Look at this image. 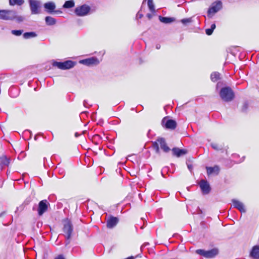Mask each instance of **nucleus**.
I'll return each instance as SVG.
<instances>
[{"label":"nucleus","mask_w":259,"mask_h":259,"mask_svg":"<svg viewBox=\"0 0 259 259\" xmlns=\"http://www.w3.org/2000/svg\"><path fill=\"white\" fill-rule=\"evenodd\" d=\"M152 146L156 153H159V146L164 152H168L170 150V148L167 146L165 139L163 138L157 139L156 141L153 143Z\"/></svg>","instance_id":"2"},{"label":"nucleus","mask_w":259,"mask_h":259,"mask_svg":"<svg viewBox=\"0 0 259 259\" xmlns=\"http://www.w3.org/2000/svg\"><path fill=\"white\" fill-rule=\"evenodd\" d=\"M192 167L193 166L191 164H188V168L190 170H191Z\"/></svg>","instance_id":"41"},{"label":"nucleus","mask_w":259,"mask_h":259,"mask_svg":"<svg viewBox=\"0 0 259 259\" xmlns=\"http://www.w3.org/2000/svg\"><path fill=\"white\" fill-rule=\"evenodd\" d=\"M207 173L208 175H210L213 172L216 173V174H218L220 168L217 165L214 166V167H206Z\"/></svg>","instance_id":"20"},{"label":"nucleus","mask_w":259,"mask_h":259,"mask_svg":"<svg viewBox=\"0 0 259 259\" xmlns=\"http://www.w3.org/2000/svg\"><path fill=\"white\" fill-rule=\"evenodd\" d=\"M63 232L66 234L67 238H71L73 232V226L70 221L66 220L64 221L63 228Z\"/></svg>","instance_id":"10"},{"label":"nucleus","mask_w":259,"mask_h":259,"mask_svg":"<svg viewBox=\"0 0 259 259\" xmlns=\"http://www.w3.org/2000/svg\"><path fill=\"white\" fill-rule=\"evenodd\" d=\"M216 27V26H215V24H211V26H210V28L213 31L214 30V29Z\"/></svg>","instance_id":"38"},{"label":"nucleus","mask_w":259,"mask_h":259,"mask_svg":"<svg viewBox=\"0 0 259 259\" xmlns=\"http://www.w3.org/2000/svg\"><path fill=\"white\" fill-rule=\"evenodd\" d=\"M148 244V243H145V244H143V245L141 246V248L143 247V246H146V245Z\"/></svg>","instance_id":"43"},{"label":"nucleus","mask_w":259,"mask_h":259,"mask_svg":"<svg viewBox=\"0 0 259 259\" xmlns=\"http://www.w3.org/2000/svg\"><path fill=\"white\" fill-rule=\"evenodd\" d=\"M14 20H16L18 22H21L24 20V18L21 16H17V13L15 11V16Z\"/></svg>","instance_id":"30"},{"label":"nucleus","mask_w":259,"mask_h":259,"mask_svg":"<svg viewBox=\"0 0 259 259\" xmlns=\"http://www.w3.org/2000/svg\"><path fill=\"white\" fill-rule=\"evenodd\" d=\"M118 222V219L116 217H110L107 221V227L108 228L114 227Z\"/></svg>","instance_id":"16"},{"label":"nucleus","mask_w":259,"mask_h":259,"mask_svg":"<svg viewBox=\"0 0 259 259\" xmlns=\"http://www.w3.org/2000/svg\"><path fill=\"white\" fill-rule=\"evenodd\" d=\"M88 103L87 102V101L86 100H84L83 101V106L86 107V108H88Z\"/></svg>","instance_id":"37"},{"label":"nucleus","mask_w":259,"mask_h":259,"mask_svg":"<svg viewBox=\"0 0 259 259\" xmlns=\"http://www.w3.org/2000/svg\"><path fill=\"white\" fill-rule=\"evenodd\" d=\"M50 203L47 200H41L38 205L37 212L39 216L42 215L48 209Z\"/></svg>","instance_id":"12"},{"label":"nucleus","mask_w":259,"mask_h":259,"mask_svg":"<svg viewBox=\"0 0 259 259\" xmlns=\"http://www.w3.org/2000/svg\"><path fill=\"white\" fill-rule=\"evenodd\" d=\"M232 202L234 208H237L242 213L246 212L245 206L242 202L235 199H232Z\"/></svg>","instance_id":"15"},{"label":"nucleus","mask_w":259,"mask_h":259,"mask_svg":"<svg viewBox=\"0 0 259 259\" xmlns=\"http://www.w3.org/2000/svg\"><path fill=\"white\" fill-rule=\"evenodd\" d=\"M10 161V158H8L5 155H2L0 157V165L2 167L8 166Z\"/></svg>","instance_id":"19"},{"label":"nucleus","mask_w":259,"mask_h":259,"mask_svg":"<svg viewBox=\"0 0 259 259\" xmlns=\"http://www.w3.org/2000/svg\"><path fill=\"white\" fill-rule=\"evenodd\" d=\"M6 211H3L2 212H1L0 213V218H2L3 217V216H4L5 215H6Z\"/></svg>","instance_id":"39"},{"label":"nucleus","mask_w":259,"mask_h":259,"mask_svg":"<svg viewBox=\"0 0 259 259\" xmlns=\"http://www.w3.org/2000/svg\"><path fill=\"white\" fill-rule=\"evenodd\" d=\"M23 32V30H12L11 31V33L16 36H20L22 34Z\"/></svg>","instance_id":"29"},{"label":"nucleus","mask_w":259,"mask_h":259,"mask_svg":"<svg viewBox=\"0 0 259 259\" xmlns=\"http://www.w3.org/2000/svg\"><path fill=\"white\" fill-rule=\"evenodd\" d=\"M65 237H66V241L65 242V246H67L70 243L71 238H68L67 236H65Z\"/></svg>","instance_id":"34"},{"label":"nucleus","mask_w":259,"mask_h":259,"mask_svg":"<svg viewBox=\"0 0 259 259\" xmlns=\"http://www.w3.org/2000/svg\"><path fill=\"white\" fill-rule=\"evenodd\" d=\"M221 99L225 102H230L234 98V93L230 87L222 88L220 92Z\"/></svg>","instance_id":"1"},{"label":"nucleus","mask_w":259,"mask_h":259,"mask_svg":"<svg viewBox=\"0 0 259 259\" xmlns=\"http://www.w3.org/2000/svg\"><path fill=\"white\" fill-rule=\"evenodd\" d=\"M160 45H159V44L156 45V48L157 49H160Z\"/></svg>","instance_id":"42"},{"label":"nucleus","mask_w":259,"mask_h":259,"mask_svg":"<svg viewBox=\"0 0 259 259\" xmlns=\"http://www.w3.org/2000/svg\"><path fill=\"white\" fill-rule=\"evenodd\" d=\"M28 2L31 14L35 15L39 14L40 13V2L37 0H29Z\"/></svg>","instance_id":"8"},{"label":"nucleus","mask_w":259,"mask_h":259,"mask_svg":"<svg viewBox=\"0 0 259 259\" xmlns=\"http://www.w3.org/2000/svg\"><path fill=\"white\" fill-rule=\"evenodd\" d=\"M213 31L210 28L205 29L206 34L208 35H210L212 33Z\"/></svg>","instance_id":"33"},{"label":"nucleus","mask_w":259,"mask_h":259,"mask_svg":"<svg viewBox=\"0 0 259 259\" xmlns=\"http://www.w3.org/2000/svg\"><path fill=\"white\" fill-rule=\"evenodd\" d=\"M147 17L149 19H151L152 17V15L151 14L148 13L147 14Z\"/></svg>","instance_id":"40"},{"label":"nucleus","mask_w":259,"mask_h":259,"mask_svg":"<svg viewBox=\"0 0 259 259\" xmlns=\"http://www.w3.org/2000/svg\"><path fill=\"white\" fill-rule=\"evenodd\" d=\"M15 16V11L2 10H0V19L5 20H14Z\"/></svg>","instance_id":"7"},{"label":"nucleus","mask_w":259,"mask_h":259,"mask_svg":"<svg viewBox=\"0 0 259 259\" xmlns=\"http://www.w3.org/2000/svg\"><path fill=\"white\" fill-rule=\"evenodd\" d=\"M34 140H37L36 136H35L34 137Z\"/></svg>","instance_id":"45"},{"label":"nucleus","mask_w":259,"mask_h":259,"mask_svg":"<svg viewBox=\"0 0 259 259\" xmlns=\"http://www.w3.org/2000/svg\"><path fill=\"white\" fill-rule=\"evenodd\" d=\"M143 16V14H141L140 12H139L137 15V17L138 19H141L142 18Z\"/></svg>","instance_id":"36"},{"label":"nucleus","mask_w":259,"mask_h":259,"mask_svg":"<svg viewBox=\"0 0 259 259\" xmlns=\"http://www.w3.org/2000/svg\"><path fill=\"white\" fill-rule=\"evenodd\" d=\"M146 0H144L143 4L146 2ZM147 5L149 10L152 12H155V7L153 2V0H147Z\"/></svg>","instance_id":"26"},{"label":"nucleus","mask_w":259,"mask_h":259,"mask_svg":"<svg viewBox=\"0 0 259 259\" xmlns=\"http://www.w3.org/2000/svg\"><path fill=\"white\" fill-rule=\"evenodd\" d=\"M78 136H79V135L78 134V133H76L75 134V136L76 137H78Z\"/></svg>","instance_id":"44"},{"label":"nucleus","mask_w":259,"mask_h":259,"mask_svg":"<svg viewBox=\"0 0 259 259\" xmlns=\"http://www.w3.org/2000/svg\"><path fill=\"white\" fill-rule=\"evenodd\" d=\"M249 255L253 259H259V245H255L252 247Z\"/></svg>","instance_id":"18"},{"label":"nucleus","mask_w":259,"mask_h":259,"mask_svg":"<svg viewBox=\"0 0 259 259\" xmlns=\"http://www.w3.org/2000/svg\"><path fill=\"white\" fill-rule=\"evenodd\" d=\"M91 11V7L85 4L77 7L74 10V13L77 16L83 17L88 15Z\"/></svg>","instance_id":"6"},{"label":"nucleus","mask_w":259,"mask_h":259,"mask_svg":"<svg viewBox=\"0 0 259 259\" xmlns=\"http://www.w3.org/2000/svg\"><path fill=\"white\" fill-rule=\"evenodd\" d=\"M220 74L218 72H214L211 74L210 78L213 82L218 81L220 78Z\"/></svg>","instance_id":"27"},{"label":"nucleus","mask_w":259,"mask_h":259,"mask_svg":"<svg viewBox=\"0 0 259 259\" xmlns=\"http://www.w3.org/2000/svg\"><path fill=\"white\" fill-rule=\"evenodd\" d=\"M24 3V0H9V5L12 6L15 5L21 6Z\"/></svg>","instance_id":"25"},{"label":"nucleus","mask_w":259,"mask_h":259,"mask_svg":"<svg viewBox=\"0 0 259 259\" xmlns=\"http://www.w3.org/2000/svg\"><path fill=\"white\" fill-rule=\"evenodd\" d=\"M44 7L46 11L49 14H59L62 13L61 10H55L56 6L55 3L53 2H49L45 3L44 5Z\"/></svg>","instance_id":"9"},{"label":"nucleus","mask_w":259,"mask_h":259,"mask_svg":"<svg viewBox=\"0 0 259 259\" xmlns=\"http://www.w3.org/2000/svg\"><path fill=\"white\" fill-rule=\"evenodd\" d=\"M159 20H160V22L165 24L170 23L173 22L174 20V19L172 18L162 17L161 16H159Z\"/></svg>","instance_id":"23"},{"label":"nucleus","mask_w":259,"mask_h":259,"mask_svg":"<svg viewBox=\"0 0 259 259\" xmlns=\"http://www.w3.org/2000/svg\"><path fill=\"white\" fill-rule=\"evenodd\" d=\"M222 8V3L220 1H217L213 3L207 11V16L211 18L213 15L219 11Z\"/></svg>","instance_id":"5"},{"label":"nucleus","mask_w":259,"mask_h":259,"mask_svg":"<svg viewBox=\"0 0 259 259\" xmlns=\"http://www.w3.org/2000/svg\"><path fill=\"white\" fill-rule=\"evenodd\" d=\"M174 156L179 157L187 153V150L186 149H180L177 147L173 148L171 150Z\"/></svg>","instance_id":"17"},{"label":"nucleus","mask_w":259,"mask_h":259,"mask_svg":"<svg viewBox=\"0 0 259 259\" xmlns=\"http://www.w3.org/2000/svg\"><path fill=\"white\" fill-rule=\"evenodd\" d=\"M37 36V35L36 32L33 31L25 32L23 34V38L26 39L34 38Z\"/></svg>","instance_id":"22"},{"label":"nucleus","mask_w":259,"mask_h":259,"mask_svg":"<svg viewBox=\"0 0 259 259\" xmlns=\"http://www.w3.org/2000/svg\"><path fill=\"white\" fill-rule=\"evenodd\" d=\"M45 22L47 25L52 26L56 23V20L51 16H47L45 18Z\"/></svg>","instance_id":"21"},{"label":"nucleus","mask_w":259,"mask_h":259,"mask_svg":"<svg viewBox=\"0 0 259 259\" xmlns=\"http://www.w3.org/2000/svg\"><path fill=\"white\" fill-rule=\"evenodd\" d=\"M79 63L80 64L87 65V66H91L94 65H98L99 64L100 61L99 59L95 57H92L89 58H87L85 59H83L79 61Z\"/></svg>","instance_id":"13"},{"label":"nucleus","mask_w":259,"mask_h":259,"mask_svg":"<svg viewBox=\"0 0 259 259\" xmlns=\"http://www.w3.org/2000/svg\"><path fill=\"white\" fill-rule=\"evenodd\" d=\"M161 175H162V177L164 178V176L163 175L162 171L161 172Z\"/></svg>","instance_id":"47"},{"label":"nucleus","mask_w":259,"mask_h":259,"mask_svg":"<svg viewBox=\"0 0 259 259\" xmlns=\"http://www.w3.org/2000/svg\"><path fill=\"white\" fill-rule=\"evenodd\" d=\"M181 22L183 24H186L187 23H191L192 22L191 18L183 19L181 20Z\"/></svg>","instance_id":"31"},{"label":"nucleus","mask_w":259,"mask_h":259,"mask_svg":"<svg viewBox=\"0 0 259 259\" xmlns=\"http://www.w3.org/2000/svg\"><path fill=\"white\" fill-rule=\"evenodd\" d=\"M199 185L203 194H208L210 192L211 188L207 181L201 180L199 183Z\"/></svg>","instance_id":"14"},{"label":"nucleus","mask_w":259,"mask_h":259,"mask_svg":"<svg viewBox=\"0 0 259 259\" xmlns=\"http://www.w3.org/2000/svg\"><path fill=\"white\" fill-rule=\"evenodd\" d=\"M75 5L73 0H69L66 1L63 5V8L65 9H69L73 8Z\"/></svg>","instance_id":"24"},{"label":"nucleus","mask_w":259,"mask_h":259,"mask_svg":"<svg viewBox=\"0 0 259 259\" xmlns=\"http://www.w3.org/2000/svg\"><path fill=\"white\" fill-rule=\"evenodd\" d=\"M55 259H65V258L62 254H60L55 257Z\"/></svg>","instance_id":"35"},{"label":"nucleus","mask_w":259,"mask_h":259,"mask_svg":"<svg viewBox=\"0 0 259 259\" xmlns=\"http://www.w3.org/2000/svg\"><path fill=\"white\" fill-rule=\"evenodd\" d=\"M196 252L203 256L207 258H211L215 257L219 253V250L217 248H212L209 250H205L204 249H197L196 250Z\"/></svg>","instance_id":"4"},{"label":"nucleus","mask_w":259,"mask_h":259,"mask_svg":"<svg viewBox=\"0 0 259 259\" xmlns=\"http://www.w3.org/2000/svg\"><path fill=\"white\" fill-rule=\"evenodd\" d=\"M12 89H10V91H9V92H10V94H11V92H12Z\"/></svg>","instance_id":"46"},{"label":"nucleus","mask_w":259,"mask_h":259,"mask_svg":"<svg viewBox=\"0 0 259 259\" xmlns=\"http://www.w3.org/2000/svg\"><path fill=\"white\" fill-rule=\"evenodd\" d=\"M211 147L215 150L222 151L224 150L223 146L222 145H219L217 143H212L210 144Z\"/></svg>","instance_id":"28"},{"label":"nucleus","mask_w":259,"mask_h":259,"mask_svg":"<svg viewBox=\"0 0 259 259\" xmlns=\"http://www.w3.org/2000/svg\"><path fill=\"white\" fill-rule=\"evenodd\" d=\"M162 126L166 129L174 130L177 126V122L172 119H167L166 117H164L161 121Z\"/></svg>","instance_id":"11"},{"label":"nucleus","mask_w":259,"mask_h":259,"mask_svg":"<svg viewBox=\"0 0 259 259\" xmlns=\"http://www.w3.org/2000/svg\"><path fill=\"white\" fill-rule=\"evenodd\" d=\"M76 62L72 60H66L64 62L54 61L52 65L54 67H57L61 70H68L72 68L75 65Z\"/></svg>","instance_id":"3"},{"label":"nucleus","mask_w":259,"mask_h":259,"mask_svg":"<svg viewBox=\"0 0 259 259\" xmlns=\"http://www.w3.org/2000/svg\"><path fill=\"white\" fill-rule=\"evenodd\" d=\"M248 107V104L247 102H244L242 107V111L246 112L247 108Z\"/></svg>","instance_id":"32"}]
</instances>
